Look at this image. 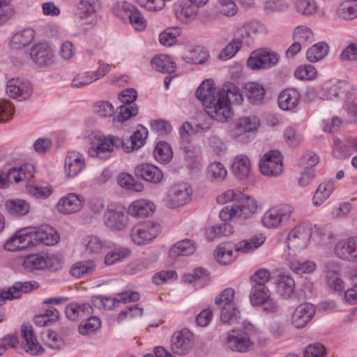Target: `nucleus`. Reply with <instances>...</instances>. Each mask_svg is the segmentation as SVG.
<instances>
[{
	"label": "nucleus",
	"mask_w": 357,
	"mask_h": 357,
	"mask_svg": "<svg viewBox=\"0 0 357 357\" xmlns=\"http://www.w3.org/2000/svg\"><path fill=\"white\" fill-rule=\"evenodd\" d=\"M326 283L329 288L336 291L344 289V283L340 278V266L335 260H328L324 264Z\"/></svg>",
	"instance_id": "4be33fe9"
},
{
	"label": "nucleus",
	"mask_w": 357,
	"mask_h": 357,
	"mask_svg": "<svg viewBox=\"0 0 357 357\" xmlns=\"http://www.w3.org/2000/svg\"><path fill=\"white\" fill-rule=\"evenodd\" d=\"M6 211L12 215L22 216L30 210L29 204L24 199H9L5 203Z\"/></svg>",
	"instance_id": "ea45409f"
},
{
	"label": "nucleus",
	"mask_w": 357,
	"mask_h": 357,
	"mask_svg": "<svg viewBox=\"0 0 357 357\" xmlns=\"http://www.w3.org/2000/svg\"><path fill=\"white\" fill-rule=\"evenodd\" d=\"M152 67L162 73H172L176 70V64L172 59L165 54L155 56L151 60Z\"/></svg>",
	"instance_id": "e433bc0d"
},
{
	"label": "nucleus",
	"mask_w": 357,
	"mask_h": 357,
	"mask_svg": "<svg viewBox=\"0 0 357 357\" xmlns=\"http://www.w3.org/2000/svg\"><path fill=\"white\" fill-rule=\"evenodd\" d=\"M295 6L297 12L305 16L314 15L318 10V5L314 0H296Z\"/></svg>",
	"instance_id": "052dcab7"
},
{
	"label": "nucleus",
	"mask_w": 357,
	"mask_h": 357,
	"mask_svg": "<svg viewBox=\"0 0 357 357\" xmlns=\"http://www.w3.org/2000/svg\"><path fill=\"white\" fill-rule=\"evenodd\" d=\"M245 95L249 100H260L265 96L264 86L257 82H249L244 86Z\"/></svg>",
	"instance_id": "4d7b16f0"
},
{
	"label": "nucleus",
	"mask_w": 357,
	"mask_h": 357,
	"mask_svg": "<svg viewBox=\"0 0 357 357\" xmlns=\"http://www.w3.org/2000/svg\"><path fill=\"white\" fill-rule=\"evenodd\" d=\"M204 109L213 119L220 122H227L232 117L231 107L219 92L216 96L205 103Z\"/></svg>",
	"instance_id": "6e6552de"
},
{
	"label": "nucleus",
	"mask_w": 357,
	"mask_h": 357,
	"mask_svg": "<svg viewBox=\"0 0 357 357\" xmlns=\"http://www.w3.org/2000/svg\"><path fill=\"white\" fill-rule=\"evenodd\" d=\"M35 229L26 227L19 230L5 243V248L8 251L15 252L37 245L35 242Z\"/></svg>",
	"instance_id": "1a4fd4ad"
},
{
	"label": "nucleus",
	"mask_w": 357,
	"mask_h": 357,
	"mask_svg": "<svg viewBox=\"0 0 357 357\" xmlns=\"http://www.w3.org/2000/svg\"><path fill=\"white\" fill-rule=\"evenodd\" d=\"M96 266L93 261H80L75 264L71 269V274L78 278H84L92 274Z\"/></svg>",
	"instance_id": "8fccbe9b"
},
{
	"label": "nucleus",
	"mask_w": 357,
	"mask_h": 357,
	"mask_svg": "<svg viewBox=\"0 0 357 357\" xmlns=\"http://www.w3.org/2000/svg\"><path fill=\"white\" fill-rule=\"evenodd\" d=\"M181 35L178 27L169 28L162 32L159 36L160 43L164 46L171 47L176 42V38Z\"/></svg>",
	"instance_id": "680f3d73"
},
{
	"label": "nucleus",
	"mask_w": 357,
	"mask_h": 357,
	"mask_svg": "<svg viewBox=\"0 0 357 357\" xmlns=\"http://www.w3.org/2000/svg\"><path fill=\"white\" fill-rule=\"evenodd\" d=\"M153 154L155 160L161 163L168 162L173 155L170 145L165 142H160L157 144Z\"/></svg>",
	"instance_id": "5fc2aeb1"
},
{
	"label": "nucleus",
	"mask_w": 357,
	"mask_h": 357,
	"mask_svg": "<svg viewBox=\"0 0 357 357\" xmlns=\"http://www.w3.org/2000/svg\"><path fill=\"white\" fill-rule=\"evenodd\" d=\"M227 345L233 351L245 353L252 346L249 335L242 330H232L228 333Z\"/></svg>",
	"instance_id": "dca6fc26"
},
{
	"label": "nucleus",
	"mask_w": 357,
	"mask_h": 357,
	"mask_svg": "<svg viewBox=\"0 0 357 357\" xmlns=\"http://www.w3.org/2000/svg\"><path fill=\"white\" fill-rule=\"evenodd\" d=\"M293 40L305 47L313 42L314 33L305 26H298L294 30Z\"/></svg>",
	"instance_id": "09e8293b"
},
{
	"label": "nucleus",
	"mask_w": 357,
	"mask_h": 357,
	"mask_svg": "<svg viewBox=\"0 0 357 357\" xmlns=\"http://www.w3.org/2000/svg\"><path fill=\"white\" fill-rule=\"evenodd\" d=\"M335 256L346 261H357V237L351 236L338 241L334 247Z\"/></svg>",
	"instance_id": "ddd939ff"
},
{
	"label": "nucleus",
	"mask_w": 357,
	"mask_h": 357,
	"mask_svg": "<svg viewBox=\"0 0 357 357\" xmlns=\"http://www.w3.org/2000/svg\"><path fill=\"white\" fill-rule=\"evenodd\" d=\"M85 319L86 321L82 322L78 328L80 334L87 335L100 328L101 321L98 317L90 315Z\"/></svg>",
	"instance_id": "13d9d810"
},
{
	"label": "nucleus",
	"mask_w": 357,
	"mask_h": 357,
	"mask_svg": "<svg viewBox=\"0 0 357 357\" xmlns=\"http://www.w3.org/2000/svg\"><path fill=\"white\" fill-rule=\"evenodd\" d=\"M117 109V114L113 118V124L115 126L117 123H123L131 117L135 116L138 113V107L135 104L123 103Z\"/></svg>",
	"instance_id": "a19ab883"
},
{
	"label": "nucleus",
	"mask_w": 357,
	"mask_h": 357,
	"mask_svg": "<svg viewBox=\"0 0 357 357\" xmlns=\"http://www.w3.org/2000/svg\"><path fill=\"white\" fill-rule=\"evenodd\" d=\"M316 68L310 64L301 65L294 72L296 78L301 80H312L317 77Z\"/></svg>",
	"instance_id": "0e129e2a"
},
{
	"label": "nucleus",
	"mask_w": 357,
	"mask_h": 357,
	"mask_svg": "<svg viewBox=\"0 0 357 357\" xmlns=\"http://www.w3.org/2000/svg\"><path fill=\"white\" fill-rule=\"evenodd\" d=\"M33 62L39 66H48L54 61V54L52 49L46 43L33 45L29 53Z\"/></svg>",
	"instance_id": "f3484780"
},
{
	"label": "nucleus",
	"mask_w": 357,
	"mask_h": 357,
	"mask_svg": "<svg viewBox=\"0 0 357 357\" xmlns=\"http://www.w3.org/2000/svg\"><path fill=\"white\" fill-rule=\"evenodd\" d=\"M337 15L345 20L357 18V0L342 1L337 9Z\"/></svg>",
	"instance_id": "58836bf2"
},
{
	"label": "nucleus",
	"mask_w": 357,
	"mask_h": 357,
	"mask_svg": "<svg viewBox=\"0 0 357 357\" xmlns=\"http://www.w3.org/2000/svg\"><path fill=\"white\" fill-rule=\"evenodd\" d=\"M85 251L91 254H98L111 247L110 241L94 235L86 236L83 239Z\"/></svg>",
	"instance_id": "c756f323"
},
{
	"label": "nucleus",
	"mask_w": 357,
	"mask_h": 357,
	"mask_svg": "<svg viewBox=\"0 0 357 357\" xmlns=\"http://www.w3.org/2000/svg\"><path fill=\"white\" fill-rule=\"evenodd\" d=\"M95 79L91 71L79 73L75 76L71 82L74 88H82L95 82Z\"/></svg>",
	"instance_id": "774afa93"
},
{
	"label": "nucleus",
	"mask_w": 357,
	"mask_h": 357,
	"mask_svg": "<svg viewBox=\"0 0 357 357\" xmlns=\"http://www.w3.org/2000/svg\"><path fill=\"white\" fill-rule=\"evenodd\" d=\"M294 212V208L289 204H280L268 210L261 218L262 225L268 229L278 228L286 225Z\"/></svg>",
	"instance_id": "39448f33"
},
{
	"label": "nucleus",
	"mask_w": 357,
	"mask_h": 357,
	"mask_svg": "<svg viewBox=\"0 0 357 357\" xmlns=\"http://www.w3.org/2000/svg\"><path fill=\"white\" fill-rule=\"evenodd\" d=\"M312 236V229L306 223H301L291 229L286 238L289 250L299 252L305 249Z\"/></svg>",
	"instance_id": "423d86ee"
},
{
	"label": "nucleus",
	"mask_w": 357,
	"mask_h": 357,
	"mask_svg": "<svg viewBox=\"0 0 357 357\" xmlns=\"http://www.w3.org/2000/svg\"><path fill=\"white\" fill-rule=\"evenodd\" d=\"M93 313V307L88 303L73 302L68 304L66 307V314L68 319L71 321H77L85 319Z\"/></svg>",
	"instance_id": "bb28decb"
},
{
	"label": "nucleus",
	"mask_w": 357,
	"mask_h": 357,
	"mask_svg": "<svg viewBox=\"0 0 357 357\" xmlns=\"http://www.w3.org/2000/svg\"><path fill=\"white\" fill-rule=\"evenodd\" d=\"M288 266L290 270L297 274L312 273L317 269V264L314 261H300L294 259H288Z\"/></svg>",
	"instance_id": "79ce46f5"
},
{
	"label": "nucleus",
	"mask_w": 357,
	"mask_h": 357,
	"mask_svg": "<svg viewBox=\"0 0 357 357\" xmlns=\"http://www.w3.org/2000/svg\"><path fill=\"white\" fill-rule=\"evenodd\" d=\"M100 7L99 0H79L75 15L79 19L84 20L94 15Z\"/></svg>",
	"instance_id": "c9c22d12"
},
{
	"label": "nucleus",
	"mask_w": 357,
	"mask_h": 357,
	"mask_svg": "<svg viewBox=\"0 0 357 357\" xmlns=\"http://www.w3.org/2000/svg\"><path fill=\"white\" fill-rule=\"evenodd\" d=\"M231 171L238 178H246L251 171V165L248 157L245 155H237L231 165Z\"/></svg>",
	"instance_id": "72a5a7b5"
},
{
	"label": "nucleus",
	"mask_w": 357,
	"mask_h": 357,
	"mask_svg": "<svg viewBox=\"0 0 357 357\" xmlns=\"http://www.w3.org/2000/svg\"><path fill=\"white\" fill-rule=\"evenodd\" d=\"M193 345V335L188 330L175 333L172 337L171 349L178 355L188 352Z\"/></svg>",
	"instance_id": "5701e85b"
},
{
	"label": "nucleus",
	"mask_w": 357,
	"mask_h": 357,
	"mask_svg": "<svg viewBox=\"0 0 357 357\" xmlns=\"http://www.w3.org/2000/svg\"><path fill=\"white\" fill-rule=\"evenodd\" d=\"M257 207L256 202L253 198L243 195L236 204L225 206L220 211V218L224 222L231 220L235 217L247 219L255 213Z\"/></svg>",
	"instance_id": "f03ea898"
},
{
	"label": "nucleus",
	"mask_w": 357,
	"mask_h": 357,
	"mask_svg": "<svg viewBox=\"0 0 357 357\" xmlns=\"http://www.w3.org/2000/svg\"><path fill=\"white\" fill-rule=\"evenodd\" d=\"M232 233V228L230 225L223 223L216 225L208 229L206 231V236L208 238L213 239L217 237L228 236Z\"/></svg>",
	"instance_id": "e2e57ef3"
},
{
	"label": "nucleus",
	"mask_w": 357,
	"mask_h": 357,
	"mask_svg": "<svg viewBox=\"0 0 357 357\" xmlns=\"http://www.w3.org/2000/svg\"><path fill=\"white\" fill-rule=\"evenodd\" d=\"M35 229V242L37 245L43 243L50 246L54 245L59 241L58 232L49 225H43L40 227H33Z\"/></svg>",
	"instance_id": "cd10ccee"
},
{
	"label": "nucleus",
	"mask_w": 357,
	"mask_h": 357,
	"mask_svg": "<svg viewBox=\"0 0 357 357\" xmlns=\"http://www.w3.org/2000/svg\"><path fill=\"white\" fill-rule=\"evenodd\" d=\"M195 251L194 245L188 239L176 243L169 250V255L172 257L191 255Z\"/></svg>",
	"instance_id": "de8ad7c7"
},
{
	"label": "nucleus",
	"mask_w": 357,
	"mask_h": 357,
	"mask_svg": "<svg viewBox=\"0 0 357 357\" xmlns=\"http://www.w3.org/2000/svg\"><path fill=\"white\" fill-rule=\"evenodd\" d=\"M147 136V129L141 125L127 140L114 135L101 136L98 138L96 144L89 149L88 153L92 158L105 159L110 157L115 149L120 148L126 153H130L140 149Z\"/></svg>",
	"instance_id": "f257e3e1"
},
{
	"label": "nucleus",
	"mask_w": 357,
	"mask_h": 357,
	"mask_svg": "<svg viewBox=\"0 0 357 357\" xmlns=\"http://www.w3.org/2000/svg\"><path fill=\"white\" fill-rule=\"evenodd\" d=\"M269 296H271V291L267 287L252 286L250 294V303L253 306L262 305Z\"/></svg>",
	"instance_id": "49530a36"
},
{
	"label": "nucleus",
	"mask_w": 357,
	"mask_h": 357,
	"mask_svg": "<svg viewBox=\"0 0 357 357\" xmlns=\"http://www.w3.org/2000/svg\"><path fill=\"white\" fill-rule=\"evenodd\" d=\"M38 287V284L36 281L16 282L8 291L0 293V301L18 298L22 293H28Z\"/></svg>",
	"instance_id": "a878e982"
},
{
	"label": "nucleus",
	"mask_w": 357,
	"mask_h": 357,
	"mask_svg": "<svg viewBox=\"0 0 357 357\" xmlns=\"http://www.w3.org/2000/svg\"><path fill=\"white\" fill-rule=\"evenodd\" d=\"M218 92L229 105L231 104L239 105L243 100L240 89L233 83L225 84L222 89L218 90Z\"/></svg>",
	"instance_id": "f704fd0d"
},
{
	"label": "nucleus",
	"mask_w": 357,
	"mask_h": 357,
	"mask_svg": "<svg viewBox=\"0 0 357 357\" xmlns=\"http://www.w3.org/2000/svg\"><path fill=\"white\" fill-rule=\"evenodd\" d=\"M86 167L84 155L79 152L68 151L65 160V173L68 177H74Z\"/></svg>",
	"instance_id": "b1692460"
},
{
	"label": "nucleus",
	"mask_w": 357,
	"mask_h": 357,
	"mask_svg": "<svg viewBox=\"0 0 357 357\" xmlns=\"http://www.w3.org/2000/svg\"><path fill=\"white\" fill-rule=\"evenodd\" d=\"M23 267L27 271H43L46 268L56 271L61 268V262L58 257L44 252L29 255L23 260Z\"/></svg>",
	"instance_id": "20e7f679"
},
{
	"label": "nucleus",
	"mask_w": 357,
	"mask_h": 357,
	"mask_svg": "<svg viewBox=\"0 0 357 357\" xmlns=\"http://www.w3.org/2000/svg\"><path fill=\"white\" fill-rule=\"evenodd\" d=\"M300 102V94L294 89L282 91L278 96V105L281 109L289 111L296 108Z\"/></svg>",
	"instance_id": "c85d7f7f"
},
{
	"label": "nucleus",
	"mask_w": 357,
	"mask_h": 357,
	"mask_svg": "<svg viewBox=\"0 0 357 357\" xmlns=\"http://www.w3.org/2000/svg\"><path fill=\"white\" fill-rule=\"evenodd\" d=\"M227 174V171L225 166L219 162H211L206 169V177L212 182H220L223 181Z\"/></svg>",
	"instance_id": "c03bdc74"
},
{
	"label": "nucleus",
	"mask_w": 357,
	"mask_h": 357,
	"mask_svg": "<svg viewBox=\"0 0 357 357\" xmlns=\"http://www.w3.org/2000/svg\"><path fill=\"white\" fill-rule=\"evenodd\" d=\"M262 174L268 176H276L283 171L282 155L279 151L273 150L266 153L259 163Z\"/></svg>",
	"instance_id": "f8f14e48"
},
{
	"label": "nucleus",
	"mask_w": 357,
	"mask_h": 357,
	"mask_svg": "<svg viewBox=\"0 0 357 357\" xmlns=\"http://www.w3.org/2000/svg\"><path fill=\"white\" fill-rule=\"evenodd\" d=\"M21 337L22 348L26 353L33 356L43 353V348L38 342L31 324H23L21 326Z\"/></svg>",
	"instance_id": "412c9836"
},
{
	"label": "nucleus",
	"mask_w": 357,
	"mask_h": 357,
	"mask_svg": "<svg viewBox=\"0 0 357 357\" xmlns=\"http://www.w3.org/2000/svg\"><path fill=\"white\" fill-rule=\"evenodd\" d=\"M192 194V190L186 183H179L173 187L167 197V204L174 208L187 204Z\"/></svg>",
	"instance_id": "a211bd4d"
},
{
	"label": "nucleus",
	"mask_w": 357,
	"mask_h": 357,
	"mask_svg": "<svg viewBox=\"0 0 357 357\" xmlns=\"http://www.w3.org/2000/svg\"><path fill=\"white\" fill-rule=\"evenodd\" d=\"M154 211V204L148 200L139 199L133 202L128 209V213L133 217H146Z\"/></svg>",
	"instance_id": "2f4dec72"
},
{
	"label": "nucleus",
	"mask_w": 357,
	"mask_h": 357,
	"mask_svg": "<svg viewBox=\"0 0 357 357\" xmlns=\"http://www.w3.org/2000/svg\"><path fill=\"white\" fill-rule=\"evenodd\" d=\"M295 282L290 276H283L278 283V292L284 299L291 297L294 291Z\"/></svg>",
	"instance_id": "6e6d98bb"
},
{
	"label": "nucleus",
	"mask_w": 357,
	"mask_h": 357,
	"mask_svg": "<svg viewBox=\"0 0 357 357\" xmlns=\"http://www.w3.org/2000/svg\"><path fill=\"white\" fill-rule=\"evenodd\" d=\"M84 198L82 195L76 193H68L60 198L56 208L59 212L63 214L75 213L83 208Z\"/></svg>",
	"instance_id": "aec40b11"
},
{
	"label": "nucleus",
	"mask_w": 357,
	"mask_h": 357,
	"mask_svg": "<svg viewBox=\"0 0 357 357\" xmlns=\"http://www.w3.org/2000/svg\"><path fill=\"white\" fill-rule=\"evenodd\" d=\"M352 152L351 144L348 143V138L344 141L335 139L333 142V155L339 159H344L349 157Z\"/></svg>",
	"instance_id": "864d4df0"
},
{
	"label": "nucleus",
	"mask_w": 357,
	"mask_h": 357,
	"mask_svg": "<svg viewBox=\"0 0 357 357\" xmlns=\"http://www.w3.org/2000/svg\"><path fill=\"white\" fill-rule=\"evenodd\" d=\"M334 189V179H330L321 183L318 185L313 196V204L315 206H320L322 205L333 192Z\"/></svg>",
	"instance_id": "473e14b6"
},
{
	"label": "nucleus",
	"mask_w": 357,
	"mask_h": 357,
	"mask_svg": "<svg viewBox=\"0 0 357 357\" xmlns=\"http://www.w3.org/2000/svg\"><path fill=\"white\" fill-rule=\"evenodd\" d=\"M315 312L316 308L312 304H300L291 314V324L296 328H303L312 321Z\"/></svg>",
	"instance_id": "6ab92c4d"
},
{
	"label": "nucleus",
	"mask_w": 357,
	"mask_h": 357,
	"mask_svg": "<svg viewBox=\"0 0 357 357\" xmlns=\"http://www.w3.org/2000/svg\"><path fill=\"white\" fill-rule=\"evenodd\" d=\"M42 336L45 344L50 348L60 349L64 345L63 339L54 331H47L42 333Z\"/></svg>",
	"instance_id": "69168bd1"
},
{
	"label": "nucleus",
	"mask_w": 357,
	"mask_h": 357,
	"mask_svg": "<svg viewBox=\"0 0 357 357\" xmlns=\"http://www.w3.org/2000/svg\"><path fill=\"white\" fill-rule=\"evenodd\" d=\"M128 211L120 206L110 204L104 214V222L107 227L114 231L123 230L128 223Z\"/></svg>",
	"instance_id": "9b49d317"
},
{
	"label": "nucleus",
	"mask_w": 357,
	"mask_h": 357,
	"mask_svg": "<svg viewBox=\"0 0 357 357\" xmlns=\"http://www.w3.org/2000/svg\"><path fill=\"white\" fill-rule=\"evenodd\" d=\"M234 246L229 243L220 244L215 250V257L221 264L227 265L234 260Z\"/></svg>",
	"instance_id": "a18cd8bd"
},
{
	"label": "nucleus",
	"mask_w": 357,
	"mask_h": 357,
	"mask_svg": "<svg viewBox=\"0 0 357 357\" xmlns=\"http://www.w3.org/2000/svg\"><path fill=\"white\" fill-rule=\"evenodd\" d=\"M91 301L94 307L99 309L111 310L119 307L116 296L115 297L93 296L91 297Z\"/></svg>",
	"instance_id": "603ef678"
},
{
	"label": "nucleus",
	"mask_w": 357,
	"mask_h": 357,
	"mask_svg": "<svg viewBox=\"0 0 357 357\" xmlns=\"http://www.w3.org/2000/svg\"><path fill=\"white\" fill-rule=\"evenodd\" d=\"M135 174L137 178L153 183H158L163 178L162 172L149 163H142L136 166Z\"/></svg>",
	"instance_id": "393cba45"
},
{
	"label": "nucleus",
	"mask_w": 357,
	"mask_h": 357,
	"mask_svg": "<svg viewBox=\"0 0 357 357\" xmlns=\"http://www.w3.org/2000/svg\"><path fill=\"white\" fill-rule=\"evenodd\" d=\"M131 252L129 248L121 247L109 251L105 257V263L106 265H113L116 262L121 261L130 256Z\"/></svg>",
	"instance_id": "bf43d9fd"
},
{
	"label": "nucleus",
	"mask_w": 357,
	"mask_h": 357,
	"mask_svg": "<svg viewBox=\"0 0 357 357\" xmlns=\"http://www.w3.org/2000/svg\"><path fill=\"white\" fill-rule=\"evenodd\" d=\"M7 95L15 99L22 100L28 98L32 94L31 83L23 78H12L6 85Z\"/></svg>",
	"instance_id": "2eb2a0df"
},
{
	"label": "nucleus",
	"mask_w": 357,
	"mask_h": 357,
	"mask_svg": "<svg viewBox=\"0 0 357 357\" xmlns=\"http://www.w3.org/2000/svg\"><path fill=\"white\" fill-rule=\"evenodd\" d=\"M329 47L324 42L313 45L306 52V58L310 62H317L323 59L328 53Z\"/></svg>",
	"instance_id": "37998d69"
},
{
	"label": "nucleus",
	"mask_w": 357,
	"mask_h": 357,
	"mask_svg": "<svg viewBox=\"0 0 357 357\" xmlns=\"http://www.w3.org/2000/svg\"><path fill=\"white\" fill-rule=\"evenodd\" d=\"M234 294V289L228 287L223 290L215 301L221 310V321L229 325L237 323L241 317L239 310L233 304Z\"/></svg>",
	"instance_id": "7ed1b4c3"
},
{
	"label": "nucleus",
	"mask_w": 357,
	"mask_h": 357,
	"mask_svg": "<svg viewBox=\"0 0 357 357\" xmlns=\"http://www.w3.org/2000/svg\"><path fill=\"white\" fill-rule=\"evenodd\" d=\"M160 229V225L158 223L147 221L135 225L130 235L134 243L142 245L152 242L158 236Z\"/></svg>",
	"instance_id": "0eeeda50"
},
{
	"label": "nucleus",
	"mask_w": 357,
	"mask_h": 357,
	"mask_svg": "<svg viewBox=\"0 0 357 357\" xmlns=\"http://www.w3.org/2000/svg\"><path fill=\"white\" fill-rule=\"evenodd\" d=\"M265 241V237L263 235L253 236L252 238L242 241L236 245V252L247 253L259 248Z\"/></svg>",
	"instance_id": "3c124183"
},
{
	"label": "nucleus",
	"mask_w": 357,
	"mask_h": 357,
	"mask_svg": "<svg viewBox=\"0 0 357 357\" xmlns=\"http://www.w3.org/2000/svg\"><path fill=\"white\" fill-rule=\"evenodd\" d=\"M26 191L29 195L33 197L43 199L48 198L53 192V190L51 187L36 185H26Z\"/></svg>",
	"instance_id": "338daca9"
},
{
	"label": "nucleus",
	"mask_w": 357,
	"mask_h": 357,
	"mask_svg": "<svg viewBox=\"0 0 357 357\" xmlns=\"http://www.w3.org/2000/svg\"><path fill=\"white\" fill-rule=\"evenodd\" d=\"M213 82L210 79H206L202 82L196 91L197 98L205 105L206 102L211 100L218 94Z\"/></svg>",
	"instance_id": "4c0bfd02"
},
{
	"label": "nucleus",
	"mask_w": 357,
	"mask_h": 357,
	"mask_svg": "<svg viewBox=\"0 0 357 357\" xmlns=\"http://www.w3.org/2000/svg\"><path fill=\"white\" fill-rule=\"evenodd\" d=\"M35 37V31L33 29L26 28L17 32L9 42V47L13 50H20L29 45Z\"/></svg>",
	"instance_id": "7c9ffc66"
},
{
	"label": "nucleus",
	"mask_w": 357,
	"mask_h": 357,
	"mask_svg": "<svg viewBox=\"0 0 357 357\" xmlns=\"http://www.w3.org/2000/svg\"><path fill=\"white\" fill-rule=\"evenodd\" d=\"M352 87L349 82L338 81L325 82L321 89V96L326 100H348L352 95Z\"/></svg>",
	"instance_id": "9d476101"
},
{
	"label": "nucleus",
	"mask_w": 357,
	"mask_h": 357,
	"mask_svg": "<svg viewBox=\"0 0 357 357\" xmlns=\"http://www.w3.org/2000/svg\"><path fill=\"white\" fill-rule=\"evenodd\" d=\"M115 14L121 16V11L125 12L130 23L136 31H144L147 25L146 20L142 13L135 7L130 6L126 2L118 3L116 6Z\"/></svg>",
	"instance_id": "4468645a"
}]
</instances>
